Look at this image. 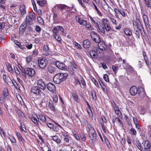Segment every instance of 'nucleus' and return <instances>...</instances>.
I'll list each match as a JSON object with an SVG mask.
<instances>
[{
    "label": "nucleus",
    "instance_id": "f257e3e1",
    "mask_svg": "<svg viewBox=\"0 0 151 151\" xmlns=\"http://www.w3.org/2000/svg\"><path fill=\"white\" fill-rule=\"evenodd\" d=\"M133 26L136 37L139 38L140 37L139 30L142 28V27L139 19L137 18L133 21Z\"/></svg>",
    "mask_w": 151,
    "mask_h": 151
},
{
    "label": "nucleus",
    "instance_id": "f03ea898",
    "mask_svg": "<svg viewBox=\"0 0 151 151\" xmlns=\"http://www.w3.org/2000/svg\"><path fill=\"white\" fill-rule=\"evenodd\" d=\"M68 76V74L67 73H57L54 77L53 81L57 84H60L66 80Z\"/></svg>",
    "mask_w": 151,
    "mask_h": 151
},
{
    "label": "nucleus",
    "instance_id": "7ed1b4c3",
    "mask_svg": "<svg viewBox=\"0 0 151 151\" xmlns=\"http://www.w3.org/2000/svg\"><path fill=\"white\" fill-rule=\"evenodd\" d=\"M59 31H61L62 33H63L64 32V30L61 26H58L54 27L52 31V36L59 43H60V42L62 40V39L60 36L59 35L58 33Z\"/></svg>",
    "mask_w": 151,
    "mask_h": 151
},
{
    "label": "nucleus",
    "instance_id": "20e7f679",
    "mask_svg": "<svg viewBox=\"0 0 151 151\" xmlns=\"http://www.w3.org/2000/svg\"><path fill=\"white\" fill-rule=\"evenodd\" d=\"M102 21L103 25L101 23V25L100 24V26L103 27L105 31V29H106L107 31H110L111 29V27L108 20L104 18L102 19Z\"/></svg>",
    "mask_w": 151,
    "mask_h": 151
},
{
    "label": "nucleus",
    "instance_id": "39448f33",
    "mask_svg": "<svg viewBox=\"0 0 151 151\" xmlns=\"http://www.w3.org/2000/svg\"><path fill=\"white\" fill-rule=\"evenodd\" d=\"M39 66L42 69L46 68L47 64V59L43 58L38 60Z\"/></svg>",
    "mask_w": 151,
    "mask_h": 151
},
{
    "label": "nucleus",
    "instance_id": "423d86ee",
    "mask_svg": "<svg viewBox=\"0 0 151 151\" xmlns=\"http://www.w3.org/2000/svg\"><path fill=\"white\" fill-rule=\"evenodd\" d=\"M90 19L92 24H93L94 25H96L97 26L100 31V32H101L103 33H105V31L104 30V28L103 27H102L101 26H100V24L101 25V22H100L98 23L96 22L94 19L91 17H90Z\"/></svg>",
    "mask_w": 151,
    "mask_h": 151
},
{
    "label": "nucleus",
    "instance_id": "0eeeda50",
    "mask_svg": "<svg viewBox=\"0 0 151 151\" xmlns=\"http://www.w3.org/2000/svg\"><path fill=\"white\" fill-rule=\"evenodd\" d=\"M91 36L92 40L96 42L99 43L101 41L100 36L94 31L91 32Z\"/></svg>",
    "mask_w": 151,
    "mask_h": 151
},
{
    "label": "nucleus",
    "instance_id": "6e6552de",
    "mask_svg": "<svg viewBox=\"0 0 151 151\" xmlns=\"http://www.w3.org/2000/svg\"><path fill=\"white\" fill-rule=\"evenodd\" d=\"M9 93L8 89L6 88H5L4 89L2 94L0 98V102L3 103L4 101L6 99V97L9 95Z\"/></svg>",
    "mask_w": 151,
    "mask_h": 151
},
{
    "label": "nucleus",
    "instance_id": "1a4fd4ad",
    "mask_svg": "<svg viewBox=\"0 0 151 151\" xmlns=\"http://www.w3.org/2000/svg\"><path fill=\"white\" fill-rule=\"evenodd\" d=\"M143 150L144 151H150L151 148V144L149 142L146 140L142 143Z\"/></svg>",
    "mask_w": 151,
    "mask_h": 151
},
{
    "label": "nucleus",
    "instance_id": "9d476101",
    "mask_svg": "<svg viewBox=\"0 0 151 151\" xmlns=\"http://www.w3.org/2000/svg\"><path fill=\"white\" fill-rule=\"evenodd\" d=\"M35 16L33 14L29 13L27 15L26 18V22L30 24H32V20H34L35 19Z\"/></svg>",
    "mask_w": 151,
    "mask_h": 151
},
{
    "label": "nucleus",
    "instance_id": "9b49d317",
    "mask_svg": "<svg viewBox=\"0 0 151 151\" xmlns=\"http://www.w3.org/2000/svg\"><path fill=\"white\" fill-rule=\"evenodd\" d=\"M99 50V48L98 47H95L93 50H92L90 51V54L92 57L93 58H97V56L99 57L98 55V52Z\"/></svg>",
    "mask_w": 151,
    "mask_h": 151
},
{
    "label": "nucleus",
    "instance_id": "f8f14e48",
    "mask_svg": "<svg viewBox=\"0 0 151 151\" xmlns=\"http://www.w3.org/2000/svg\"><path fill=\"white\" fill-rule=\"evenodd\" d=\"M24 71H23L22 70V72H24ZM25 71L26 72V73L30 77H33L35 73V70L33 69L29 68H26L25 70Z\"/></svg>",
    "mask_w": 151,
    "mask_h": 151
},
{
    "label": "nucleus",
    "instance_id": "ddd939ff",
    "mask_svg": "<svg viewBox=\"0 0 151 151\" xmlns=\"http://www.w3.org/2000/svg\"><path fill=\"white\" fill-rule=\"evenodd\" d=\"M37 84L38 87L41 89L44 90L46 88V85L44 82L41 79L38 80L37 81Z\"/></svg>",
    "mask_w": 151,
    "mask_h": 151
},
{
    "label": "nucleus",
    "instance_id": "4468645a",
    "mask_svg": "<svg viewBox=\"0 0 151 151\" xmlns=\"http://www.w3.org/2000/svg\"><path fill=\"white\" fill-rule=\"evenodd\" d=\"M114 11L115 13V15L116 17H118L119 15L120 14L123 17H125L126 16V13L123 10L115 8L114 9Z\"/></svg>",
    "mask_w": 151,
    "mask_h": 151
},
{
    "label": "nucleus",
    "instance_id": "2eb2a0df",
    "mask_svg": "<svg viewBox=\"0 0 151 151\" xmlns=\"http://www.w3.org/2000/svg\"><path fill=\"white\" fill-rule=\"evenodd\" d=\"M41 91L39 87L37 86L32 87L31 89V92L35 96L39 95Z\"/></svg>",
    "mask_w": 151,
    "mask_h": 151
},
{
    "label": "nucleus",
    "instance_id": "dca6fc26",
    "mask_svg": "<svg viewBox=\"0 0 151 151\" xmlns=\"http://www.w3.org/2000/svg\"><path fill=\"white\" fill-rule=\"evenodd\" d=\"M55 65L56 67L60 69L63 70L67 69V67L66 66L63 62H60L58 61L55 62Z\"/></svg>",
    "mask_w": 151,
    "mask_h": 151
},
{
    "label": "nucleus",
    "instance_id": "f3484780",
    "mask_svg": "<svg viewBox=\"0 0 151 151\" xmlns=\"http://www.w3.org/2000/svg\"><path fill=\"white\" fill-rule=\"evenodd\" d=\"M89 141L91 145H94L97 140L96 134H91L89 135Z\"/></svg>",
    "mask_w": 151,
    "mask_h": 151
},
{
    "label": "nucleus",
    "instance_id": "a211bd4d",
    "mask_svg": "<svg viewBox=\"0 0 151 151\" xmlns=\"http://www.w3.org/2000/svg\"><path fill=\"white\" fill-rule=\"evenodd\" d=\"M47 87L48 89L51 92L54 93L56 91L55 86L52 83H48L47 85Z\"/></svg>",
    "mask_w": 151,
    "mask_h": 151
},
{
    "label": "nucleus",
    "instance_id": "6ab92c4d",
    "mask_svg": "<svg viewBox=\"0 0 151 151\" xmlns=\"http://www.w3.org/2000/svg\"><path fill=\"white\" fill-rule=\"evenodd\" d=\"M129 91L132 95L134 96L137 93V89L135 86H133L130 88Z\"/></svg>",
    "mask_w": 151,
    "mask_h": 151
},
{
    "label": "nucleus",
    "instance_id": "aec40b11",
    "mask_svg": "<svg viewBox=\"0 0 151 151\" xmlns=\"http://www.w3.org/2000/svg\"><path fill=\"white\" fill-rule=\"evenodd\" d=\"M141 14L143 16V20L145 25L146 26H148L149 22L147 16L145 14H144L142 11L141 12Z\"/></svg>",
    "mask_w": 151,
    "mask_h": 151
},
{
    "label": "nucleus",
    "instance_id": "412c9836",
    "mask_svg": "<svg viewBox=\"0 0 151 151\" xmlns=\"http://www.w3.org/2000/svg\"><path fill=\"white\" fill-rule=\"evenodd\" d=\"M47 70L50 73L53 74L56 71V69L54 66L50 65L48 66Z\"/></svg>",
    "mask_w": 151,
    "mask_h": 151
},
{
    "label": "nucleus",
    "instance_id": "4be33fe9",
    "mask_svg": "<svg viewBox=\"0 0 151 151\" xmlns=\"http://www.w3.org/2000/svg\"><path fill=\"white\" fill-rule=\"evenodd\" d=\"M83 47L85 48H88L91 46V43L90 41L88 40H84L83 42Z\"/></svg>",
    "mask_w": 151,
    "mask_h": 151
},
{
    "label": "nucleus",
    "instance_id": "5701e85b",
    "mask_svg": "<svg viewBox=\"0 0 151 151\" xmlns=\"http://www.w3.org/2000/svg\"><path fill=\"white\" fill-rule=\"evenodd\" d=\"M88 135H93L96 134V133L94 129L90 125H88Z\"/></svg>",
    "mask_w": 151,
    "mask_h": 151
},
{
    "label": "nucleus",
    "instance_id": "b1692460",
    "mask_svg": "<svg viewBox=\"0 0 151 151\" xmlns=\"http://www.w3.org/2000/svg\"><path fill=\"white\" fill-rule=\"evenodd\" d=\"M76 20L81 25H85L86 24V21L82 19L79 16L76 17Z\"/></svg>",
    "mask_w": 151,
    "mask_h": 151
},
{
    "label": "nucleus",
    "instance_id": "393cba45",
    "mask_svg": "<svg viewBox=\"0 0 151 151\" xmlns=\"http://www.w3.org/2000/svg\"><path fill=\"white\" fill-rule=\"evenodd\" d=\"M19 9L22 15H23L26 14V9L25 6L24 5H22L20 6Z\"/></svg>",
    "mask_w": 151,
    "mask_h": 151
},
{
    "label": "nucleus",
    "instance_id": "a878e982",
    "mask_svg": "<svg viewBox=\"0 0 151 151\" xmlns=\"http://www.w3.org/2000/svg\"><path fill=\"white\" fill-rule=\"evenodd\" d=\"M98 43V48L99 49L102 50H104L105 49L106 45L103 42L100 41V42Z\"/></svg>",
    "mask_w": 151,
    "mask_h": 151
},
{
    "label": "nucleus",
    "instance_id": "bb28decb",
    "mask_svg": "<svg viewBox=\"0 0 151 151\" xmlns=\"http://www.w3.org/2000/svg\"><path fill=\"white\" fill-rule=\"evenodd\" d=\"M93 4L95 11H96L97 14L99 16H101L102 15V14L100 11V7L99 6L98 7H97L94 3H93Z\"/></svg>",
    "mask_w": 151,
    "mask_h": 151
},
{
    "label": "nucleus",
    "instance_id": "cd10ccee",
    "mask_svg": "<svg viewBox=\"0 0 151 151\" xmlns=\"http://www.w3.org/2000/svg\"><path fill=\"white\" fill-rule=\"evenodd\" d=\"M31 120L36 125H38V122H40L39 118L36 116V117H33L31 118Z\"/></svg>",
    "mask_w": 151,
    "mask_h": 151
},
{
    "label": "nucleus",
    "instance_id": "c85d7f7f",
    "mask_svg": "<svg viewBox=\"0 0 151 151\" xmlns=\"http://www.w3.org/2000/svg\"><path fill=\"white\" fill-rule=\"evenodd\" d=\"M51 137L52 138V139L57 143H60L61 142V140L60 138L58 136L56 135L52 136Z\"/></svg>",
    "mask_w": 151,
    "mask_h": 151
},
{
    "label": "nucleus",
    "instance_id": "c756f323",
    "mask_svg": "<svg viewBox=\"0 0 151 151\" xmlns=\"http://www.w3.org/2000/svg\"><path fill=\"white\" fill-rule=\"evenodd\" d=\"M49 106L52 111H55V106L53 102L52 101H49Z\"/></svg>",
    "mask_w": 151,
    "mask_h": 151
},
{
    "label": "nucleus",
    "instance_id": "7c9ffc66",
    "mask_svg": "<svg viewBox=\"0 0 151 151\" xmlns=\"http://www.w3.org/2000/svg\"><path fill=\"white\" fill-rule=\"evenodd\" d=\"M136 145L138 149L140 151H143L142 146L139 140L136 141Z\"/></svg>",
    "mask_w": 151,
    "mask_h": 151
},
{
    "label": "nucleus",
    "instance_id": "2f4dec72",
    "mask_svg": "<svg viewBox=\"0 0 151 151\" xmlns=\"http://www.w3.org/2000/svg\"><path fill=\"white\" fill-rule=\"evenodd\" d=\"M39 119L43 123H46V118L42 114H40L39 115Z\"/></svg>",
    "mask_w": 151,
    "mask_h": 151
},
{
    "label": "nucleus",
    "instance_id": "473e14b6",
    "mask_svg": "<svg viewBox=\"0 0 151 151\" xmlns=\"http://www.w3.org/2000/svg\"><path fill=\"white\" fill-rule=\"evenodd\" d=\"M16 135H17V137L18 138V139L19 140L22 142L23 143L24 142V139L23 138L22 136L21 135V134L19 133L18 132H17L16 133Z\"/></svg>",
    "mask_w": 151,
    "mask_h": 151
},
{
    "label": "nucleus",
    "instance_id": "72a5a7b5",
    "mask_svg": "<svg viewBox=\"0 0 151 151\" xmlns=\"http://www.w3.org/2000/svg\"><path fill=\"white\" fill-rule=\"evenodd\" d=\"M124 33L127 36H130L132 34L131 30L129 28H126L124 30Z\"/></svg>",
    "mask_w": 151,
    "mask_h": 151
},
{
    "label": "nucleus",
    "instance_id": "f704fd0d",
    "mask_svg": "<svg viewBox=\"0 0 151 151\" xmlns=\"http://www.w3.org/2000/svg\"><path fill=\"white\" fill-rule=\"evenodd\" d=\"M108 17L110 21L112 23L115 25H116V19L113 16H109Z\"/></svg>",
    "mask_w": 151,
    "mask_h": 151
},
{
    "label": "nucleus",
    "instance_id": "c9c22d12",
    "mask_svg": "<svg viewBox=\"0 0 151 151\" xmlns=\"http://www.w3.org/2000/svg\"><path fill=\"white\" fill-rule=\"evenodd\" d=\"M21 126L20 127L21 130L22 131L25 132L26 131V129L23 122H22L20 123Z\"/></svg>",
    "mask_w": 151,
    "mask_h": 151
},
{
    "label": "nucleus",
    "instance_id": "e433bc0d",
    "mask_svg": "<svg viewBox=\"0 0 151 151\" xmlns=\"http://www.w3.org/2000/svg\"><path fill=\"white\" fill-rule=\"evenodd\" d=\"M6 66L7 67L9 71L11 73L13 71V70L11 64L9 63H7L6 64Z\"/></svg>",
    "mask_w": 151,
    "mask_h": 151
},
{
    "label": "nucleus",
    "instance_id": "4c0bfd02",
    "mask_svg": "<svg viewBox=\"0 0 151 151\" xmlns=\"http://www.w3.org/2000/svg\"><path fill=\"white\" fill-rule=\"evenodd\" d=\"M146 5L148 7H151V0H144Z\"/></svg>",
    "mask_w": 151,
    "mask_h": 151
},
{
    "label": "nucleus",
    "instance_id": "58836bf2",
    "mask_svg": "<svg viewBox=\"0 0 151 151\" xmlns=\"http://www.w3.org/2000/svg\"><path fill=\"white\" fill-rule=\"evenodd\" d=\"M73 44L78 49L81 50L82 49V47L80 44L76 42H73Z\"/></svg>",
    "mask_w": 151,
    "mask_h": 151
},
{
    "label": "nucleus",
    "instance_id": "ea45409f",
    "mask_svg": "<svg viewBox=\"0 0 151 151\" xmlns=\"http://www.w3.org/2000/svg\"><path fill=\"white\" fill-rule=\"evenodd\" d=\"M85 26L88 29H89L90 30H92L93 29V28L91 26V25L90 23H87V22H86V24H85Z\"/></svg>",
    "mask_w": 151,
    "mask_h": 151
},
{
    "label": "nucleus",
    "instance_id": "a19ab883",
    "mask_svg": "<svg viewBox=\"0 0 151 151\" xmlns=\"http://www.w3.org/2000/svg\"><path fill=\"white\" fill-rule=\"evenodd\" d=\"M37 3L39 5L41 6H43L45 3V1L44 0L43 1H37Z\"/></svg>",
    "mask_w": 151,
    "mask_h": 151
},
{
    "label": "nucleus",
    "instance_id": "79ce46f5",
    "mask_svg": "<svg viewBox=\"0 0 151 151\" xmlns=\"http://www.w3.org/2000/svg\"><path fill=\"white\" fill-rule=\"evenodd\" d=\"M58 8H59L61 10H64L68 8L67 6L64 4H61L57 6Z\"/></svg>",
    "mask_w": 151,
    "mask_h": 151
},
{
    "label": "nucleus",
    "instance_id": "37998d69",
    "mask_svg": "<svg viewBox=\"0 0 151 151\" xmlns=\"http://www.w3.org/2000/svg\"><path fill=\"white\" fill-rule=\"evenodd\" d=\"M112 69L115 73H116L118 69V67L116 65H115L112 66Z\"/></svg>",
    "mask_w": 151,
    "mask_h": 151
},
{
    "label": "nucleus",
    "instance_id": "c03bdc74",
    "mask_svg": "<svg viewBox=\"0 0 151 151\" xmlns=\"http://www.w3.org/2000/svg\"><path fill=\"white\" fill-rule=\"evenodd\" d=\"M37 20L39 23L41 24H44V22L41 17H39L37 18Z\"/></svg>",
    "mask_w": 151,
    "mask_h": 151
},
{
    "label": "nucleus",
    "instance_id": "a18cd8bd",
    "mask_svg": "<svg viewBox=\"0 0 151 151\" xmlns=\"http://www.w3.org/2000/svg\"><path fill=\"white\" fill-rule=\"evenodd\" d=\"M103 138L104 139V142L106 145H109L110 142L107 138L104 136Z\"/></svg>",
    "mask_w": 151,
    "mask_h": 151
},
{
    "label": "nucleus",
    "instance_id": "49530a36",
    "mask_svg": "<svg viewBox=\"0 0 151 151\" xmlns=\"http://www.w3.org/2000/svg\"><path fill=\"white\" fill-rule=\"evenodd\" d=\"M133 119L134 123L135 124L136 127H137V126L138 125V121L137 119L135 117H133Z\"/></svg>",
    "mask_w": 151,
    "mask_h": 151
},
{
    "label": "nucleus",
    "instance_id": "de8ad7c7",
    "mask_svg": "<svg viewBox=\"0 0 151 151\" xmlns=\"http://www.w3.org/2000/svg\"><path fill=\"white\" fill-rule=\"evenodd\" d=\"M87 111L89 114V116L91 117L92 116H93V115L92 112V111L91 110L90 107H88L87 109Z\"/></svg>",
    "mask_w": 151,
    "mask_h": 151
},
{
    "label": "nucleus",
    "instance_id": "09e8293b",
    "mask_svg": "<svg viewBox=\"0 0 151 151\" xmlns=\"http://www.w3.org/2000/svg\"><path fill=\"white\" fill-rule=\"evenodd\" d=\"M72 95L74 98V100L77 102L78 101V96L77 94L76 93H72Z\"/></svg>",
    "mask_w": 151,
    "mask_h": 151
},
{
    "label": "nucleus",
    "instance_id": "8fccbe9b",
    "mask_svg": "<svg viewBox=\"0 0 151 151\" xmlns=\"http://www.w3.org/2000/svg\"><path fill=\"white\" fill-rule=\"evenodd\" d=\"M32 59V58L31 56H28L26 58V60L27 62H30Z\"/></svg>",
    "mask_w": 151,
    "mask_h": 151
},
{
    "label": "nucleus",
    "instance_id": "3c124183",
    "mask_svg": "<svg viewBox=\"0 0 151 151\" xmlns=\"http://www.w3.org/2000/svg\"><path fill=\"white\" fill-rule=\"evenodd\" d=\"M103 78L107 82H109L108 76L107 74H104L103 76Z\"/></svg>",
    "mask_w": 151,
    "mask_h": 151
},
{
    "label": "nucleus",
    "instance_id": "603ef678",
    "mask_svg": "<svg viewBox=\"0 0 151 151\" xmlns=\"http://www.w3.org/2000/svg\"><path fill=\"white\" fill-rule=\"evenodd\" d=\"M17 80H18L19 82V83L21 84V86L23 87H24V82L22 81V80H21L19 78H17Z\"/></svg>",
    "mask_w": 151,
    "mask_h": 151
},
{
    "label": "nucleus",
    "instance_id": "864d4df0",
    "mask_svg": "<svg viewBox=\"0 0 151 151\" xmlns=\"http://www.w3.org/2000/svg\"><path fill=\"white\" fill-rule=\"evenodd\" d=\"M5 23L4 22H0V29H2L5 27Z\"/></svg>",
    "mask_w": 151,
    "mask_h": 151
},
{
    "label": "nucleus",
    "instance_id": "5fc2aeb1",
    "mask_svg": "<svg viewBox=\"0 0 151 151\" xmlns=\"http://www.w3.org/2000/svg\"><path fill=\"white\" fill-rule=\"evenodd\" d=\"M35 29L36 31L38 33H40L41 31V27L38 26H36Z\"/></svg>",
    "mask_w": 151,
    "mask_h": 151
},
{
    "label": "nucleus",
    "instance_id": "6e6d98bb",
    "mask_svg": "<svg viewBox=\"0 0 151 151\" xmlns=\"http://www.w3.org/2000/svg\"><path fill=\"white\" fill-rule=\"evenodd\" d=\"M91 95L92 98L94 100H96V96L95 93L94 91H92L91 93Z\"/></svg>",
    "mask_w": 151,
    "mask_h": 151
},
{
    "label": "nucleus",
    "instance_id": "4d7b16f0",
    "mask_svg": "<svg viewBox=\"0 0 151 151\" xmlns=\"http://www.w3.org/2000/svg\"><path fill=\"white\" fill-rule=\"evenodd\" d=\"M115 120L116 122H118L121 125H122L123 123L119 119V118L118 117H116L115 119Z\"/></svg>",
    "mask_w": 151,
    "mask_h": 151
},
{
    "label": "nucleus",
    "instance_id": "13d9d810",
    "mask_svg": "<svg viewBox=\"0 0 151 151\" xmlns=\"http://www.w3.org/2000/svg\"><path fill=\"white\" fill-rule=\"evenodd\" d=\"M131 132V133L133 135H135L137 134L136 131V130L133 128H132L130 129Z\"/></svg>",
    "mask_w": 151,
    "mask_h": 151
},
{
    "label": "nucleus",
    "instance_id": "bf43d9fd",
    "mask_svg": "<svg viewBox=\"0 0 151 151\" xmlns=\"http://www.w3.org/2000/svg\"><path fill=\"white\" fill-rule=\"evenodd\" d=\"M113 107L115 111L119 109L118 106L115 104V103H114V104L113 105Z\"/></svg>",
    "mask_w": 151,
    "mask_h": 151
},
{
    "label": "nucleus",
    "instance_id": "052dcab7",
    "mask_svg": "<svg viewBox=\"0 0 151 151\" xmlns=\"http://www.w3.org/2000/svg\"><path fill=\"white\" fill-rule=\"evenodd\" d=\"M43 50L44 52H47L49 50V47L47 45H45L43 47Z\"/></svg>",
    "mask_w": 151,
    "mask_h": 151
},
{
    "label": "nucleus",
    "instance_id": "680f3d73",
    "mask_svg": "<svg viewBox=\"0 0 151 151\" xmlns=\"http://www.w3.org/2000/svg\"><path fill=\"white\" fill-rule=\"evenodd\" d=\"M14 69L15 71V72L16 74L18 75H19L20 73V72L18 69L17 68V67L15 66L14 67Z\"/></svg>",
    "mask_w": 151,
    "mask_h": 151
},
{
    "label": "nucleus",
    "instance_id": "e2e57ef3",
    "mask_svg": "<svg viewBox=\"0 0 151 151\" xmlns=\"http://www.w3.org/2000/svg\"><path fill=\"white\" fill-rule=\"evenodd\" d=\"M47 125L48 127L50 128H52L54 127L53 124L51 123H47Z\"/></svg>",
    "mask_w": 151,
    "mask_h": 151
},
{
    "label": "nucleus",
    "instance_id": "0e129e2a",
    "mask_svg": "<svg viewBox=\"0 0 151 151\" xmlns=\"http://www.w3.org/2000/svg\"><path fill=\"white\" fill-rule=\"evenodd\" d=\"M75 83L76 86H81L80 82L77 79L75 81Z\"/></svg>",
    "mask_w": 151,
    "mask_h": 151
},
{
    "label": "nucleus",
    "instance_id": "69168bd1",
    "mask_svg": "<svg viewBox=\"0 0 151 151\" xmlns=\"http://www.w3.org/2000/svg\"><path fill=\"white\" fill-rule=\"evenodd\" d=\"M122 66H123V68L124 69H125L128 68L129 67V65L128 63H125L124 64H123Z\"/></svg>",
    "mask_w": 151,
    "mask_h": 151
},
{
    "label": "nucleus",
    "instance_id": "338daca9",
    "mask_svg": "<svg viewBox=\"0 0 151 151\" xmlns=\"http://www.w3.org/2000/svg\"><path fill=\"white\" fill-rule=\"evenodd\" d=\"M10 141L13 143H15L16 142V140L13 137H12L10 139Z\"/></svg>",
    "mask_w": 151,
    "mask_h": 151
},
{
    "label": "nucleus",
    "instance_id": "774afa93",
    "mask_svg": "<svg viewBox=\"0 0 151 151\" xmlns=\"http://www.w3.org/2000/svg\"><path fill=\"white\" fill-rule=\"evenodd\" d=\"M81 138L83 141H85L86 139V136L83 134H82L81 135Z\"/></svg>",
    "mask_w": 151,
    "mask_h": 151
}]
</instances>
